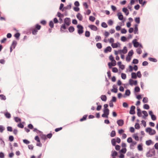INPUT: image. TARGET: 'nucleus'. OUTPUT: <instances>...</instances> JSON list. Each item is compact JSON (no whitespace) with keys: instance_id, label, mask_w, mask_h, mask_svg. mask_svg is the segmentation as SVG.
Segmentation results:
<instances>
[{"instance_id":"nucleus-53","label":"nucleus","mask_w":158,"mask_h":158,"mask_svg":"<svg viewBox=\"0 0 158 158\" xmlns=\"http://www.w3.org/2000/svg\"><path fill=\"white\" fill-rule=\"evenodd\" d=\"M143 108L146 110H148L149 108V106L148 104H145L143 106Z\"/></svg>"},{"instance_id":"nucleus-55","label":"nucleus","mask_w":158,"mask_h":158,"mask_svg":"<svg viewBox=\"0 0 158 158\" xmlns=\"http://www.w3.org/2000/svg\"><path fill=\"white\" fill-rule=\"evenodd\" d=\"M135 92H138L140 91V88L139 86H136L135 88Z\"/></svg>"},{"instance_id":"nucleus-27","label":"nucleus","mask_w":158,"mask_h":158,"mask_svg":"<svg viewBox=\"0 0 158 158\" xmlns=\"http://www.w3.org/2000/svg\"><path fill=\"white\" fill-rule=\"evenodd\" d=\"M131 144H130V149H132V147L134 146V145H135L136 144V142L135 141H133Z\"/></svg>"},{"instance_id":"nucleus-14","label":"nucleus","mask_w":158,"mask_h":158,"mask_svg":"<svg viewBox=\"0 0 158 158\" xmlns=\"http://www.w3.org/2000/svg\"><path fill=\"white\" fill-rule=\"evenodd\" d=\"M17 44V41L15 40H13V41L12 43L11 44V46L12 47L13 49H14L15 48V47H16V46Z\"/></svg>"},{"instance_id":"nucleus-12","label":"nucleus","mask_w":158,"mask_h":158,"mask_svg":"<svg viewBox=\"0 0 158 158\" xmlns=\"http://www.w3.org/2000/svg\"><path fill=\"white\" fill-rule=\"evenodd\" d=\"M77 18L80 21H82L83 19V17L82 15L80 13H78L76 15Z\"/></svg>"},{"instance_id":"nucleus-21","label":"nucleus","mask_w":158,"mask_h":158,"mask_svg":"<svg viewBox=\"0 0 158 158\" xmlns=\"http://www.w3.org/2000/svg\"><path fill=\"white\" fill-rule=\"evenodd\" d=\"M149 152H150L151 153H152L153 156H155V151L154 148H152L150 149L149 150Z\"/></svg>"},{"instance_id":"nucleus-35","label":"nucleus","mask_w":158,"mask_h":158,"mask_svg":"<svg viewBox=\"0 0 158 158\" xmlns=\"http://www.w3.org/2000/svg\"><path fill=\"white\" fill-rule=\"evenodd\" d=\"M152 129L150 127H147L146 130V131L147 132H148L150 135V133L152 131Z\"/></svg>"},{"instance_id":"nucleus-3","label":"nucleus","mask_w":158,"mask_h":158,"mask_svg":"<svg viewBox=\"0 0 158 158\" xmlns=\"http://www.w3.org/2000/svg\"><path fill=\"white\" fill-rule=\"evenodd\" d=\"M70 19L69 18H66L64 20V23L67 26H69L70 24Z\"/></svg>"},{"instance_id":"nucleus-5","label":"nucleus","mask_w":158,"mask_h":158,"mask_svg":"<svg viewBox=\"0 0 158 158\" xmlns=\"http://www.w3.org/2000/svg\"><path fill=\"white\" fill-rule=\"evenodd\" d=\"M132 43L134 44V47L135 48L138 47L139 45V43L137 41V40L136 39L133 40Z\"/></svg>"},{"instance_id":"nucleus-13","label":"nucleus","mask_w":158,"mask_h":158,"mask_svg":"<svg viewBox=\"0 0 158 158\" xmlns=\"http://www.w3.org/2000/svg\"><path fill=\"white\" fill-rule=\"evenodd\" d=\"M123 12L125 13L126 15H128V14H129V12L128 9H127V8L126 7H124L123 8Z\"/></svg>"},{"instance_id":"nucleus-20","label":"nucleus","mask_w":158,"mask_h":158,"mask_svg":"<svg viewBox=\"0 0 158 158\" xmlns=\"http://www.w3.org/2000/svg\"><path fill=\"white\" fill-rule=\"evenodd\" d=\"M75 29L73 27L70 26L68 29L69 31L70 32H72L74 31Z\"/></svg>"},{"instance_id":"nucleus-24","label":"nucleus","mask_w":158,"mask_h":158,"mask_svg":"<svg viewBox=\"0 0 158 158\" xmlns=\"http://www.w3.org/2000/svg\"><path fill=\"white\" fill-rule=\"evenodd\" d=\"M87 116H88V115L87 114L84 115L83 116V117L80 119V121L81 122H82V121H84L86 119V118Z\"/></svg>"},{"instance_id":"nucleus-42","label":"nucleus","mask_w":158,"mask_h":158,"mask_svg":"<svg viewBox=\"0 0 158 158\" xmlns=\"http://www.w3.org/2000/svg\"><path fill=\"white\" fill-rule=\"evenodd\" d=\"M152 140H149L146 141V144L147 145L149 146L152 143Z\"/></svg>"},{"instance_id":"nucleus-59","label":"nucleus","mask_w":158,"mask_h":158,"mask_svg":"<svg viewBox=\"0 0 158 158\" xmlns=\"http://www.w3.org/2000/svg\"><path fill=\"white\" fill-rule=\"evenodd\" d=\"M127 142L128 143H132L133 142L132 138L131 137H129L127 139Z\"/></svg>"},{"instance_id":"nucleus-49","label":"nucleus","mask_w":158,"mask_h":158,"mask_svg":"<svg viewBox=\"0 0 158 158\" xmlns=\"http://www.w3.org/2000/svg\"><path fill=\"white\" fill-rule=\"evenodd\" d=\"M5 116L7 118H8L11 117L10 114L8 112H7L5 114Z\"/></svg>"},{"instance_id":"nucleus-62","label":"nucleus","mask_w":158,"mask_h":158,"mask_svg":"<svg viewBox=\"0 0 158 158\" xmlns=\"http://www.w3.org/2000/svg\"><path fill=\"white\" fill-rule=\"evenodd\" d=\"M139 62V60L137 59H134L133 60L132 63L134 64H137Z\"/></svg>"},{"instance_id":"nucleus-41","label":"nucleus","mask_w":158,"mask_h":158,"mask_svg":"<svg viewBox=\"0 0 158 158\" xmlns=\"http://www.w3.org/2000/svg\"><path fill=\"white\" fill-rule=\"evenodd\" d=\"M148 101V99L147 97H144L143 100V102L144 103H146Z\"/></svg>"},{"instance_id":"nucleus-60","label":"nucleus","mask_w":158,"mask_h":158,"mask_svg":"<svg viewBox=\"0 0 158 158\" xmlns=\"http://www.w3.org/2000/svg\"><path fill=\"white\" fill-rule=\"evenodd\" d=\"M123 106L124 107L127 108L128 106V105L127 103L126 102H124L123 104Z\"/></svg>"},{"instance_id":"nucleus-17","label":"nucleus","mask_w":158,"mask_h":158,"mask_svg":"<svg viewBox=\"0 0 158 158\" xmlns=\"http://www.w3.org/2000/svg\"><path fill=\"white\" fill-rule=\"evenodd\" d=\"M0 144L2 147H4L5 146V142L1 138H0Z\"/></svg>"},{"instance_id":"nucleus-57","label":"nucleus","mask_w":158,"mask_h":158,"mask_svg":"<svg viewBox=\"0 0 158 158\" xmlns=\"http://www.w3.org/2000/svg\"><path fill=\"white\" fill-rule=\"evenodd\" d=\"M137 76L139 78H141L142 76V75L141 73L139 71H138L137 73Z\"/></svg>"},{"instance_id":"nucleus-28","label":"nucleus","mask_w":158,"mask_h":158,"mask_svg":"<svg viewBox=\"0 0 158 158\" xmlns=\"http://www.w3.org/2000/svg\"><path fill=\"white\" fill-rule=\"evenodd\" d=\"M0 98L2 100H5L6 99V96L3 94H0Z\"/></svg>"},{"instance_id":"nucleus-8","label":"nucleus","mask_w":158,"mask_h":158,"mask_svg":"<svg viewBox=\"0 0 158 158\" xmlns=\"http://www.w3.org/2000/svg\"><path fill=\"white\" fill-rule=\"evenodd\" d=\"M89 27L92 30L94 31H97L98 30V28L95 25H91L89 26Z\"/></svg>"},{"instance_id":"nucleus-61","label":"nucleus","mask_w":158,"mask_h":158,"mask_svg":"<svg viewBox=\"0 0 158 158\" xmlns=\"http://www.w3.org/2000/svg\"><path fill=\"white\" fill-rule=\"evenodd\" d=\"M23 142L27 144L30 143V142L27 139H25L23 140Z\"/></svg>"},{"instance_id":"nucleus-26","label":"nucleus","mask_w":158,"mask_h":158,"mask_svg":"<svg viewBox=\"0 0 158 158\" xmlns=\"http://www.w3.org/2000/svg\"><path fill=\"white\" fill-rule=\"evenodd\" d=\"M148 59L151 61H152L154 62H156L157 61V60L154 58L149 57V58Z\"/></svg>"},{"instance_id":"nucleus-6","label":"nucleus","mask_w":158,"mask_h":158,"mask_svg":"<svg viewBox=\"0 0 158 158\" xmlns=\"http://www.w3.org/2000/svg\"><path fill=\"white\" fill-rule=\"evenodd\" d=\"M112 50V48L110 46L107 47L104 50V52L105 53H107L108 52H111Z\"/></svg>"},{"instance_id":"nucleus-52","label":"nucleus","mask_w":158,"mask_h":158,"mask_svg":"<svg viewBox=\"0 0 158 158\" xmlns=\"http://www.w3.org/2000/svg\"><path fill=\"white\" fill-rule=\"evenodd\" d=\"M108 23L109 25L111 26L113 23V22L111 19H110L108 20Z\"/></svg>"},{"instance_id":"nucleus-25","label":"nucleus","mask_w":158,"mask_h":158,"mask_svg":"<svg viewBox=\"0 0 158 158\" xmlns=\"http://www.w3.org/2000/svg\"><path fill=\"white\" fill-rule=\"evenodd\" d=\"M150 152L149 151L146 153V156L147 157H152L153 156L152 154L150 153Z\"/></svg>"},{"instance_id":"nucleus-18","label":"nucleus","mask_w":158,"mask_h":158,"mask_svg":"<svg viewBox=\"0 0 158 158\" xmlns=\"http://www.w3.org/2000/svg\"><path fill=\"white\" fill-rule=\"evenodd\" d=\"M40 135L41 138L44 140H45L47 139L46 135L44 134L43 133L40 134Z\"/></svg>"},{"instance_id":"nucleus-54","label":"nucleus","mask_w":158,"mask_h":158,"mask_svg":"<svg viewBox=\"0 0 158 158\" xmlns=\"http://www.w3.org/2000/svg\"><path fill=\"white\" fill-rule=\"evenodd\" d=\"M112 71L113 72L116 73L118 72V69L116 67H114L112 68Z\"/></svg>"},{"instance_id":"nucleus-36","label":"nucleus","mask_w":158,"mask_h":158,"mask_svg":"<svg viewBox=\"0 0 158 158\" xmlns=\"http://www.w3.org/2000/svg\"><path fill=\"white\" fill-rule=\"evenodd\" d=\"M135 128L136 129H139L140 128L139 124L138 123H135Z\"/></svg>"},{"instance_id":"nucleus-40","label":"nucleus","mask_w":158,"mask_h":158,"mask_svg":"<svg viewBox=\"0 0 158 158\" xmlns=\"http://www.w3.org/2000/svg\"><path fill=\"white\" fill-rule=\"evenodd\" d=\"M95 19V18L92 16H90L89 17V20L93 22H94Z\"/></svg>"},{"instance_id":"nucleus-44","label":"nucleus","mask_w":158,"mask_h":158,"mask_svg":"<svg viewBox=\"0 0 158 158\" xmlns=\"http://www.w3.org/2000/svg\"><path fill=\"white\" fill-rule=\"evenodd\" d=\"M90 35V33L89 31H86L85 32V35L86 37H89Z\"/></svg>"},{"instance_id":"nucleus-31","label":"nucleus","mask_w":158,"mask_h":158,"mask_svg":"<svg viewBox=\"0 0 158 158\" xmlns=\"http://www.w3.org/2000/svg\"><path fill=\"white\" fill-rule=\"evenodd\" d=\"M134 53L133 51L132 50H131L128 53L127 56H132Z\"/></svg>"},{"instance_id":"nucleus-16","label":"nucleus","mask_w":158,"mask_h":158,"mask_svg":"<svg viewBox=\"0 0 158 158\" xmlns=\"http://www.w3.org/2000/svg\"><path fill=\"white\" fill-rule=\"evenodd\" d=\"M100 98L103 101H106L107 100V97L105 95H102Z\"/></svg>"},{"instance_id":"nucleus-4","label":"nucleus","mask_w":158,"mask_h":158,"mask_svg":"<svg viewBox=\"0 0 158 158\" xmlns=\"http://www.w3.org/2000/svg\"><path fill=\"white\" fill-rule=\"evenodd\" d=\"M135 106H131L129 113L131 114H133L135 113Z\"/></svg>"},{"instance_id":"nucleus-15","label":"nucleus","mask_w":158,"mask_h":158,"mask_svg":"<svg viewBox=\"0 0 158 158\" xmlns=\"http://www.w3.org/2000/svg\"><path fill=\"white\" fill-rule=\"evenodd\" d=\"M138 25L137 24H135V28H134V33L135 34H138Z\"/></svg>"},{"instance_id":"nucleus-38","label":"nucleus","mask_w":158,"mask_h":158,"mask_svg":"<svg viewBox=\"0 0 158 158\" xmlns=\"http://www.w3.org/2000/svg\"><path fill=\"white\" fill-rule=\"evenodd\" d=\"M138 150L139 151H142L143 150L142 145L141 144H139L138 146Z\"/></svg>"},{"instance_id":"nucleus-39","label":"nucleus","mask_w":158,"mask_h":158,"mask_svg":"<svg viewBox=\"0 0 158 158\" xmlns=\"http://www.w3.org/2000/svg\"><path fill=\"white\" fill-rule=\"evenodd\" d=\"M49 25L51 28H53L54 27V23L52 21H50Z\"/></svg>"},{"instance_id":"nucleus-9","label":"nucleus","mask_w":158,"mask_h":158,"mask_svg":"<svg viewBox=\"0 0 158 158\" xmlns=\"http://www.w3.org/2000/svg\"><path fill=\"white\" fill-rule=\"evenodd\" d=\"M118 51H120V54H121L122 52H123V53L125 54L127 53V49L126 47L125 46L124 47L123 50H119Z\"/></svg>"},{"instance_id":"nucleus-23","label":"nucleus","mask_w":158,"mask_h":158,"mask_svg":"<svg viewBox=\"0 0 158 158\" xmlns=\"http://www.w3.org/2000/svg\"><path fill=\"white\" fill-rule=\"evenodd\" d=\"M131 78L133 79H136L137 78V76L136 73L134 72H132L131 74Z\"/></svg>"},{"instance_id":"nucleus-7","label":"nucleus","mask_w":158,"mask_h":158,"mask_svg":"<svg viewBox=\"0 0 158 158\" xmlns=\"http://www.w3.org/2000/svg\"><path fill=\"white\" fill-rule=\"evenodd\" d=\"M117 123L119 126H122L124 124V121L123 120L119 119L117 121Z\"/></svg>"},{"instance_id":"nucleus-45","label":"nucleus","mask_w":158,"mask_h":158,"mask_svg":"<svg viewBox=\"0 0 158 158\" xmlns=\"http://www.w3.org/2000/svg\"><path fill=\"white\" fill-rule=\"evenodd\" d=\"M121 77L123 79H125L126 78V75L125 73H121Z\"/></svg>"},{"instance_id":"nucleus-58","label":"nucleus","mask_w":158,"mask_h":158,"mask_svg":"<svg viewBox=\"0 0 158 158\" xmlns=\"http://www.w3.org/2000/svg\"><path fill=\"white\" fill-rule=\"evenodd\" d=\"M78 33L79 34H81L84 32L83 29H78L77 31Z\"/></svg>"},{"instance_id":"nucleus-63","label":"nucleus","mask_w":158,"mask_h":158,"mask_svg":"<svg viewBox=\"0 0 158 158\" xmlns=\"http://www.w3.org/2000/svg\"><path fill=\"white\" fill-rule=\"evenodd\" d=\"M136 51L137 53L139 54H141L142 52L141 49L140 48H137L136 50Z\"/></svg>"},{"instance_id":"nucleus-34","label":"nucleus","mask_w":158,"mask_h":158,"mask_svg":"<svg viewBox=\"0 0 158 158\" xmlns=\"http://www.w3.org/2000/svg\"><path fill=\"white\" fill-rule=\"evenodd\" d=\"M127 149L126 148H122L120 151V153H125L126 152Z\"/></svg>"},{"instance_id":"nucleus-37","label":"nucleus","mask_w":158,"mask_h":158,"mask_svg":"<svg viewBox=\"0 0 158 158\" xmlns=\"http://www.w3.org/2000/svg\"><path fill=\"white\" fill-rule=\"evenodd\" d=\"M20 34L19 33H17L14 35V36L17 39L19 40V38L20 36Z\"/></svg>"},{"instance_id":"nucleus-46","label":"nucleus","mask_w":158,"mask_h":158,"mask_svg":"<svg viewBox=\"0 0 158 158\" xmlns=\"http://www.w3.org/2000/svg\"><path fill=\"white\" fill-rule=\"evenodd\" d=\"M37 30L35 29H34L32 30V34L34 35H36L37 34Z\"/></svg>"},{"instance_id":"nucleus-64","label":"nucleus","mask_w":158,"mask_h":158,"mask_svg":"<svg viewBox=\"0 0 158 158\" xmlns=\"http://www.w3.org/2000/svg\"><path fill=\"white\" fill-rule=\"evenodd\" d=\"M41 26L39 25L38 24H37L35 25V28L37 30H40L41 28Z\"/></svg>"},{"instance_id":"nucleus-48","label":"nucleus","mask_w":158,"mask_h":158,"mask_svg":"<svg viewBox=\"0 0 158 158\" xmlns=\"http://www.w3.org/2000/svg\"><path fill=\"white\" fill-rule=\"evenodd\" d=\"M5 129V128L3 126L0 125V132L2 133Z\"/></svg>"},{"instance_id":"nucleus-33","label":"nucleus","mask_w":158,"mask_h":158,"mask_svg":"<svg viewBox=\"0 0 158 158\" xmlns=\"http://www.w3.org/2000/svg\"><path fill=\"white\" fill-rule=\"evenodd\" d=\"M116 140L115 139H111V142L113 146H115L116 145Z\"/></svg>"},{"instance_id":"nucleus-30","label":"nucleus","mask_w":158,"mask_h":158,"mask_svg":"<svg viewBox=\"0 0 158 158\" xmlns=\"http://www.w3.org/2000/svg\"><path fill=\"white\" fill-rule=\"evenodd\" d=\"M96 46L97 48L99 49L101 48L102 47V44L100 43H97L96 44Z\"/></svg>"},{"instance_id":"nucleus-10","label":"nucleus","mask_w":158,"mask_h":158,"mask_svg":"<svg viewBox=\"0 0 158 158\" xmlns=\"http://www.w3.org/2000/svg\"><path fill=\"white\" fill-rule=\"evenodd\" d=\"M131 94L130 91L129 89H127L125 92L124 95L123 96V97L125 98L126 97L125 95L129 96Z\"/></svg>"},{"instance_id":"nucleus-29","label":"nucleus","mask_w":158,"mask_h":158,"mask_svg":"<svg viewBox=\"0 0 158 158\" xmlns=\"http://www.w3.org/2000/svg\"><path fill=\"white\" fill-rule=\"evenodd\" d=\"M112 153L111 154V156L113 157H115L117 156L118 155V153L117 152L114 151V152H112Z\"/></svg>"},{"instance_id":"nucleus-22","label":"nucleus","mask_w":158,"mask_h":158,"mask_svg":"<svg viewBox=\"0 0 158 158\" xmlns=\"http://www.w3.org/2000/svg\"><path fill=\"white\" fill-rule=\"evenodd\" d=\"M116 135L115 131L114 130L112 131L110 133V136L111 137H114Z\"/></svg>"},{"instance_id":"nucleus-11","label":"nucleus","mask_w":158,"mask_h":158,"mask_svg":"<svg viewBox=\"0 0 158 158\" xmlns=\"http://www.w3.org/2000/svg\"><path fill=\"white\" fill-rule=\"evenodd\" d=\"M117 15L118 16V19L120 20H122L123 19V17L122 13L120 12H119L117 14Z\"/></svg>"},{"instance_id":"nucleus-2","label":"nucleus","mask_w":158,"mask_h":158,"mask_svg":"<svg viewBox=\"0 0 158 158\" xmlns=\"http://www.w3.org/2000/svg\"><path fill=\"white\" fill-rule=\"evenodd\" d=\"M129 83L131 85H136L137 84V80L134 81L130 79L129 80Z\"/></svg>"},{"instance_id":"nucleus-50","label":"nucleus","mask_w":158,"mask_h":158,"mask_svg":"<svg viewBox=\"0 0 158 158\" xmlns=\"http://www.w3.org/2000/svg\"><path fill=\"white\" fill-rule=\"evenodd\" d=\"M101 26L104 28H106L107 27V25L105 22H102V23Z\"/></svg>"},{"instance_id":"nucleus-56","label":"nucleus","mask_w":158,"mask_h":158,"mask_svg":"<svg viewBox=\"0 0 158 158\" xmlns=\"http://www.w3.org/2000/svg\"><path fill=\"white\" fill-rule=\"evenodd\" d=\"M121 40L123 42H125L127 40V38L124 36H123L121 37Z\"/></svg>"},{"instance_id":"nucleus-43","label":"nucleus","mask_w":158,"mask_h":158,"mask_svg":"<svg viewBox=\"0 0 158 158\" xmlns=\"http://www.w3.org/2000/svg\"><path fill=\"white\" fill-rule=\"evenodd\" d=\"M135 21L136 23L139 24L140 23V18L139 17H136L135 19Z\"/></svg>"},{"instance_id":"nucleus-32","label":"nucleus","mask_w":158,"mask_h":158,"mask_svg":"<svg viewBox=\"0 0 158 158\" xmlns=\"http://www.w3.org/2000/svg\"><path fill=\"white\" fill-rule=\"evenodd\" d=\"M95 39L96 42H98L99 40H101V38L100 36L97 35L95 38Z\"/></svg>"},{"instance_id":"nucleus-1","label":"nucleus","mask_w":158,"mask_h":158,"mask_svg":"<svg viewBox=\"0 0 158 158\" xmlns=\"http://www.w3.org/2000/svg\"><path fill=\"white\" fill-rule=\"evenodd\" d=\"M103 114L102 115V116L103 118H108V115L109 114V110L108 109H104L103 110Z\"/></svg>"},{"instance_id":"nucleus-19","label":"nucleus","mask_w":158,"mask_h":158,"mask_svg":"<svg viewBox=\"0 0 158 158\" xmlns=\"http://www.w3.org/2000/svg\"><path fill=\"white\" fill-rule=\"evenodd\" d=\"M71 3H70L69 5H67L66 6H65L64 7V9H65L66 10H70L71 8Z\"/></svg>"},{"instance_id":"nucleus-51","label":"nucleus","mask_w":158,"mask_h":158,"mask_svg":"<svg viewBox=\"0 0 158 158\" xmlns=\"http://www.w3.org/2000/svg\"><path fill=\"white\" fill-rule=\"evenodd\" d=\"M111 46L113 48H117L118 47V44L117 43H112L111 44Z\"/></svg>"},{"instance_id":"nucleus-47","label":"nucleus","mask_w":158,"mask_h":158,"mask_svg":"<svg viewBox=\"0 0 158 158\" xmlns=\"http://www.w3.org/2000/svg\"><path fill=\"white\" fill-rule=\"evenodd\" d=\"M14 119L15 121L16 122H20L21 121V118L18 117H15Z\"/></svg>"}]
</instances>
